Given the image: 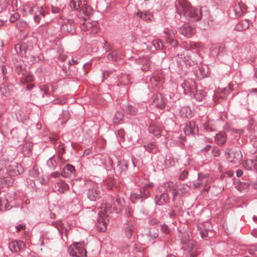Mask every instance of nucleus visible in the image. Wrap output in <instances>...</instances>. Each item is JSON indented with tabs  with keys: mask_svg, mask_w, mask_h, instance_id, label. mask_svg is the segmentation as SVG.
I'll return each instance as SVG.
<instances>
[{
	"mask_svg": "<svg viewBox=\"0 0 257 257\" xmlns=\"http://www.w3.org/2000/svg\"><path fill=\"white\" fill-rule=\"evenodd\" d=\"M108 59L109 60L111 61H117V52L116 51H114L112 52L111 53H110L108 55Z\"/></svg>",
	"mask_w": 257,
	"mask_h": 257,
	"instance_id": "c03bdc74",
	"label": "nucleus"
},
{
	"mask_svg": "<svg viewBox=\"0 0 257 257\" xmlns=\"http://www.w3.org/2000/svg\"><path fill=\"white\" fill-rule=\"evenodd\" d=\"M166 34L165 39H173V38L175 36L177 33V31L174 30L173 29H167L165 32Z\"/></svg>",
	"mask_w": 257,
	"mask_h": 257,
	"instance_id": "72a5a7b5",
	"label": "nucleus"
},
{
	"mask_svg": "<svg viewBox=\"0 0 257 257\" xmlns=\"http://www.w3.org/2000/svg\"><path fill=\"white\" fill-rule=\"evenodd\" d=\"M243 166L247 170L253 168V161L252 160H248L243 162Z\"/></svg>",
	"mask_w": 257,
	"mask_h": 257,
	"instance_id": "ea45409f",
	"label": "nucleus"
},
{
	"mask_svg": "<svg viewBox=\"0 0 257 257\" xmlns=\"http://www.w3.org/2000/svg\"><path fill=\"white\" fill-rule=\"evenodd\" d=\"M139 63L142 65V70L148 71L150 69V60L146 57H143L140 60Z\"/></svg>",
	"mask_w": 257,
	"mask_h": 257,
	"instance_id": "5701e85b",
	"label": "nucleus"
},
{
	"mask_svg": "<svg viewBox=\"0 0 257 257\" xmlns=\"http://www.w3.org/2000/svg\"><path fill=\"white\" fill-rule=\"evenodd\" d=\"M199 74H200L201 78L206 77L208 75V70L207 66L203 65L199 67Z\"/></svg>",
	"mask_w": 257,
	"mask_h": 257,
	"instance_id": "473e14b6",
	"label": "nucleus"
},
{
	"mask_svg": "<svg viewBox=\"0 0 257 257\" xmlns=\"http://www.w3.org/2000/svg\"><path fill=\"white\" fill-rule=\"evenodd\" d=\"M8 202V200L6 197L0 196V210H9L11 208Z\"/></svg>",
	"mask_w": 257,
	"mask_h": 257,
	"instance_id": "bb28decb",
	"label": "nucleus"
},
{
	"mask_svg": "<svg viewBox=\"0 0 257 257\" xmlns=\"http://www.w3.org/2000/svg\"><path fill=\"white\" fill-rule=\"evenodd\" d=\"M204 130L206 132L214 131V125L212 121L208 120L203 124Z\"/></svg>",
	"mask_w": 257,
	"mask_h": 257,
	"instance_id": "c9c22d12",
	"label": "nucleus"
},
{
	"mask_svg": "<svg viewBox=\"0 0 257 257\" xmlns=\"http://www.w3.org/2000/svg\"><path fill=\"white\" fill-rule=\"evenodd\" d=\"M150 81L153 85L160 87L164 82V79L161 75H156L150 78Z\"/></svg>",
	"mask_w": 257,
	"mask_h": 257,
	"instance_id": "6ab92c4d",
	"label": "nucleus"
},
{
	"mask_svg": "<svg viewBox=\"0 0 257 257\" xmlns=\"http://www.w3.org/2000/svg\"><path fill=\"white\" fill-rule=\"evenodd\" d=\"M133 214L132 210L131 209H128V210L126 211L125 214L127 216H131Z\"/></svg>",
	"mask_w": 257,
	"mask_h": 257,
	"instance_id": "338daca9",
	"label": "nucleus"
},
{
	"mask_svg": "<svg viewBox=\"0 0 257 257\" xmlns=\"http://www.w3.org/2000/svg\"><path fill=\"white\" fill-rule=\"evenodd\" d=\"M156 230L154 228H151L149 232L147 234L149 236H151L153 238H156L158 236V233L156 231Z\"/></svg>",
	"mask_w": 257,
	"mask_h": 257,
	"instance_id": "a18cd8bd",
	"label": "nucleus"
},
{
	"mask_svg": "<svg viewBox=\"0 0 257 257\" xmlns=\"http://www.w3.org/2000/svg\"><path fill=\"white\" fill-rule=\"evenodd\" d=\"M248 97L249 98H253L254 97L257 98V88L252 89L248 94Z\"/></svg>",
	"mask_w": 257,
	"mask_h": 257,
	"instance_id": "09e8293b",
	"label": "nucleus"
},
{
	"mask_svg": "<svg viewBox=\"0 0 257 257\" xmlns=\"http://www.w3.org/2000/svg\"><path fill=\"white\" fill-rule=\"evenodd\" d=\"M8 172L10 175H18L20 173L19 170L16 171L13 169L11 170L10 169H5L3 168V164L0 163V178L4 177V175Z\"/></svg>",
	"mask_w": 257,
	"mask_h": 257,
	"instance_id": "dca6fc26",
	"label": "nucleus"
},
{
	"mask_svg": "<svg viewBox=\"0 0 257 257\" xmlns=\"http://www.w3.org/2000/svg\"><path fill=\"white\" fill-rule=\"evenodd\" d=\"M181 86L184 93L186 94L194 93L196 89L195 82L191 79L185 80Z\"/></svg>",
	"mask_w": 257,
	"mask_h": 257,
	"instance_id": "423d86ee",
	"label": "nucleus"
},
{
	"mask_svg": "<svg viewBox=\"0 0 257 257\" xmlns=\"http://www.w3.org/2000/svg\"><path fill=\"white\" fill-rule=\"evenodd\" d=\"M55 191H57L58 193H63L64 192V187L63 183L57 182V185L55 187Z\"/></svg>",
	"mask_w": 257,
	"mask_h": 257,
	"instance_id": "a19ab883",
	"label": "nucleus"
},
{
	"mask_svg": "<svg viewBox=\"0 0 257 257\" xmlns=\"http://www.w3.org/2000/svg\"><path fill=\"white\" fill-rule=\"evenodd\" d=\"M47 165L50 169H52L54 168L56 165V162L54 160V159L52 158L49 159V160L47 161Z\"/></svg>",
	"mask_w": 257,
	"mask_h": 257,
	"instance_id": "de8ad7c7",
	"label": "nucleus"
},
{
	"mask_svg": "<svg viewBox=\"0 0 257 257\" xmlns=\"http://www.w3.org/2000/svg\"><path fill=\"white\" fill-rule=\"evenodd\" d=\"M189 190V187L187 185H183L179 189V193L183 194L186 193Z\"/></svg>",
	"mask_w": 257,
	"mask_h": 257,
	"instance_id": "8fccbe9b",
	"label": "nucleus"
},
{
	"mask_svg": "<svg viewBox=\"0 0 257 257\" xmlns=\"http://www.w3.org/2000/svg\"><path fill=\"white\" fill-rule=\"evenodd\" d=\"M242 155L240 151H232L228 154V161L234 164H238L242 160Z\"/></svg>",
	"mask_w": 257,
	"mask_h": 257,
	"instance_id": "0eeeda50",
	"label": "nucleus"
},
{
	"mask_svg": "<svg viewBox=\"0 0 257 257\" xmlns=\"http://www.w3.org/2000/svg\"><path fill=\"white\" fill-rule=\"evenodd\" d=\"M124 112L130 115H135L137 113V109L132 105H127L123 107Z\"/></svg>",
	"mask_w": 257,
	"mask_h": 257,
	"instance_id": "cd10ccee",
	"label": "nucleus"
},
{
	"mask_svg": "<svg viewBox=\"0 0 257 257\" xmlns=\"http://www.w3.org/2000/svg\"><path fill=\"white\" fill-rule=\"evenodd\" d=\"M175 187V184L172 182H166L158 188L160 192L166 193V192L173 189Z\"/></svg>",
	"mask_w": 257,
	"mask_h": 257,
	"instance_id": "a211bd4d",
	"label": "nucleus"
},
{
	"mask_svg": "<svg viewBox=\"0 0 257 257\" xmlns=\"http://www.w3.org/2000/svg\"><path fill=\"white\" fill-rule=\"evenodd\" d=\"M212 153L214 156H218L219 155V150L217 148L213 149Z\"/></svg>",
	"mask_w": 257,
	"mask_h": 257,
	"instance_id": "13d9d810",
	"label": "nucleus"
},
{
	"mask_svg": "<svg viewBox=\"0 0 257 257\" xmlns=\"http://www.w3.org/2000/svg\"><path fill=\"white\" fill-rule=\"evenodd\" d=\"M148 129L150 133L154 134V136H158L161 135V127L157 124H151Z\"/></svg>",
	"mask_w": 257,
	"mask_h": 257,
	"instance_id": "aec40b11",
	"label": "nucleus"
},
{
	"mask_svg": "<svg viewBox=\"0 0 257 257\" xmlns=\"http://www.w3.org/2000/svg\"><path fill=\"white\" fill-rule=\"evenodd\" d=\"M55 225L56 227L57 228L58 231L60 232V234L62 236V234L63 232V224L61 221L59 222H57L55 223Z\"/></svg>",
	"mask_w": 257,
	"mask_h": 257,
	"instance_id": "79ce46f5",
	"label": "nucleus"
},
{
	"mask_svg": "<svg viewBox=\"0 0 257 257\" xmlns=\"http://www.w3.org/2000/svg\"><path fill=\"white\" fill-rule=\"evenodd\" d=\"M193 94L195 98L199 101H201L205 96V93L202 90L197 91L195 94Z\"/></svg>",
	"mask_w": 257,
	"mask_h": 257,
	"instance_id": "e433bc0d",
	"label": "nucleus"
},
{
	"mask_svg": "<svg viewBox=\"0 0 257 257\" xmlns=\"http://www.w3.org/2000/svg\"><path fill=\"white\" fill-rule=\"evenodd\" d=\"M155 145L153 144H150L148 145V146L146 148V150L148 152H151L152 150L154 148Z\"/></svg>",
	"mask_w": 257,
	"mask_h": 257,
	"instance_id": "052dcab7",
	"label": "nucleus"
},
{
	"mask_svg": "<svg viewBox=\"0 0 257 257\" xmlns=\"http://www.w3.org/2000/svg\"><path fill=\"white\" fill-rule=\"evenodd\" d=\"M250 140H253L257 138V133H255V132L253 133V134H252L249 136Z\"/></svg>",
	"mask_w": 257,
	"mask_h": 257,
	"instance_id": "e2e57ef3",
	"label": "nucleus"
},
{
	"mask_svg": "<svg viewBox=\"0 0 257 257\" xmlns=\"http://www.w3.org/2000/svg\"><path fill=\"white\" fill-rule=\"evenodd\" d=\"M187 175H188V172H187L186 171H184L180 174L179 179L180 180H184L187 177Z\"/></svg>",
	"mask_w": 257,
	"mask_h": 257,
	"instance_id": "4d7b16f0",
	"label": "nucleus"
},
{
	"mask_svg": "<svg viewBox=\"0 0 257 257\" xmlns=\"http://www.w3.org/2000/svg\"><path fill=\"white\" fill-rule=\"evenodd\" d=\"M40 90L43 92L42 94V97H44L45 94H53L54 92V87L51 85H44L43 88H40Z\"/></svg>",
	"mask_w": 257,
	"mask_h": 257,
	"instance_id": "b1692460",
	"label": "nucleus"
},
{
	"mask_svg": "<svg viewBox=\"0 0 257 257\" xmlns=\"http://www.w3.org/2000/svg\"><path fill=\"white\" fill-rule=\"evenodd\" d=\"M78 63V62L76 60H74L73 59H71V61H69V65H75L77 64Z\"/></svg>",
	"mask_w": 257,
	"mask_h": 257,
	"instance_id": "0e129e2a",
	"label": "nucleus"
},
{
	"mask_svg": "<svg viewBox=\"0 0 257 257\" xmlns=\"http://www.w3.org/2000/svg\"><path fill=\"white\" fill-rule=\"evenodd\" d=\"M84 2L83 4L81 3V6L80 8V13L84 15L85 16L89 17L92 14V9L85 3Z\"/></svg>",
	"mask_w": 257,
	"mask_h": 257,
	"instance_id": "2eb2a0df",
	"label": "nucleus"
},
{
	"mask_svg": "<svg viewBox=\"0 0 257 257\" xmlns=\"http://www.w3.org/2000/svg\"><path fill=\"white\" fill-rule=\"evenodd\" d=\"M88 198L92 201H96L99 197V194L98 190L93 188L88 190L87 193Z\"/></svg>",
	"mask_w": 257,
	"mask_h": 257,
	"instance_id": "4be33fe9",
	"label": "nucleus"
},
{
	"mask_svg": "<svg viewBox=\"0 0 257 257\" xmlns=\"http://www.w3.org/2000/svg\"><path fill=\"white\" fill-rule=\"evenodd\" d=\"M19 16L17 14L14 15L12 16L10 19V21L11 22H14L16 20L18 19Z\"/></svg>",
	"mask_w": 257,
	"mask_h": 257,
	"instance_id": "bf43d9fd",
	"label": "nucleus"
},
{
	"mask_svg": "<svg viewBox=\"0 0 257 257\" xmlns=\"http://www.w3.org/2000/svg\"><path fill=\"white\" fill-rule=\"evenodd\" d=\"M242 171L240 170L236 171V175L237 177H240L242 175Z\"/></svg>",
	"mask_w": 257,
	"mask_h": 257,
	"instance_id": "774afa93",
	"label": "nucleus"
},
{
	"mask_svg": "<svg viewBox=\"0 0 257 257\" xmlns=\"http://www.w3.org/2000/svg\"><path fill=\"white\" fill-rule=\"evenodd\" d=\"M142 194H137V193H132L131 195V201H132V202H134L135 203V201L137 200V199H141V198L142 199Z\"/></svg>",
	"mask_w": 257,
	"mask_h": 257,
	"instance_id": "37998d69",
	"label": "nucleus"
},
{
	"mask_svg": "<svg viewBox=\"0 0 257 257\" xmlns=\"http://www.w3.org/2000/svg\"><path fill=\"white\" fill-rule=\"evenodd\" d=\"M231 91V88L230 86H228L226 88H225L223 90L221 91L220 92V91H216L214 93V101L217 103V101L220 98H224L225 97V94L226 93H229Z\"/></svg>",
	"mask_w": 257,
	"mask_h": 257,
	"instance_id": "4468645a",
	"label": "nucleus"
},
{
	"mask_svg": "<svg viewBox=\"0 0 257 257\" xmlns=\"http://www.w3.org/2000/svg\"><path fill=\"white\" fill-rule=\"evenodd\" d=\"M191 110L188 107H183L180 110V114L182 116L189 117L191 115Z\"/></svg>",
	"mask_w": 257,
	"mask_h": 257,
	"instance_id": "2f4dec72",
	"label": "nucleus"
},
{
	"mask_svg": "<svg viewBox=\"0 0 257 257\" xmlns=\"http://www.w3.org/2000/svg\"><path fill=\"white\" fill-rule=\"evenodd\" d=\"M162 230L165 232H168V228L166 225L161 226Z\"/></svg>",
	"mask_w": 257,
	"mask_h": 257,
	"instance_id": "69168bd1",
	"label": "nucleus"
},
{
	"mask_svg": "<svg viewBox=\"0 0 257 257\" xmlns=\"http://www.w3.org/2000/svg\"><path fill=\"white\" fill-rule=\"evenodd\" d=\"M208 230L204 229V230H200V233L201 237L203 238L206 236H207L208 233Z\"/></svg>",
	"mask_w": 257,
	"mask_h": 257,
	"instance_id": "6e6d98bb",
	"label": "nucleus"
},
{
	"mask_svg": "<svg viewBox=\"0 0 257 257\" xmlns=\"http://www.w3.org/2000/svg\"><path fill=\"white\" fill-rule=\"evenodd\" d=\"M180 32L184 36L190 37L194 34L195 30L190 26L184 25L180 28Z\"/></svg>",
	"mask_w": 257,
	"mask_h": 257,
	"instance_id": "ddd939ff",
	"label": "nucleus"
},
{
	"mask_svg": "<svg viewBox=\"0 0 257 257\" xmlns=\"http://www.w3.org/2000/svg\"><path fill=\"white\" fill-rule=\"evenodd\" d=\"M68 252L69 254L73 257H81L86 255V251L82 243L76 242L71 245Z\"/></svg>",
	"mask_w": 257,
	"mask_h": 257,
	"instance_id": "7ed1b4c3",
	"label": "nucleus"
},
{
	"mask_svg": "<svg viewBox=\"0 0 257 257\" xmlns=\"http://www.w3.org/2000/svg\"><path fill=\"white\" fill-rule=\"evenodd\" d=\"M67 170V174L69 176H71L72 175H74L75 173V169L74 166L71 165H67L65 167V170ZM67 173L65 172V175H66ZM67 177L66 175H65V177Z\"/></svg>",
	"mask_w": 257,
	"mask_h": 257,
	"instance_id": "58836bf2",
	"label": "nucleus"
},
{
	"mask_svg": "<svg viewBox=\"0 0 257 257\" xmlns=\"http://www.w3.org/2000/svg\"><path fill=\"white\" fill-rule=\"evenodd\" d=\"M123 114L122 112L117 111L115 113L113 118V122L118 123L122 120Z\"/></svg>",
	"mask_w": 257,
	"mask_h": 257,
	"instance_id": "f704fd0d",
	"label": "nucleus"
},
{
	"mask_svg": "<svg viewBox=\"0 0 257 257\" xmlns=\"http://www.w3.org/2000/svg\"><path fill=\"white\" fill-rule=\"evenodd\" d=\"M249 26V22L244 20L239 22L235 26V28L238 31H242L247 29Z\"/></svg>",
	"mask_w": 257,
	"mask_h": 257,
	"instance_id": "412c9836",
	"label": "nucleus"
},
{
	"mask_svg": "<svg viewBox=\"0 0 257 257\" xmlns=\"http://www.w3.org/2000/svg\"><path fill=\"white\" fill-rule=\"evenodd\" d=\"M152 105L156 106L157 108H163L165 106L166 102L161 94H156L153 96Z\"/></svg>",
	"mask_w": 257,
	"mask_h": 257,
	"instance_id": "9d476101",
	"label": "nucleus"
},
{
	"mask_svg": "<svg viewBox=\"0 0 257 257\" xmlns=\"http://www.w3.org/2000/svg\"><path fill=\"white\" fill-rule=\"evenodd\" d=\"M168 196V195L167 193L163 192H162V193L159 196L157 195L155 198L156 203L158 205H162L164 204L166 202Z\"/></svg>",
	"mask_w": 257,
	"mask_h": 257,
	"instance_id": "393cba45",
	"label": "nucleus"
},
{
	"mask_svg": "<svg viewBox=\"0 0 257 257\" xmlns=\"http://www.w3.org/2000/svg\"><path fill=\"white\" fill-rule=\"evenodd\" d=\"M81 4L79 0H71L70 3V7L74 10H78L80 9Z\"/></svg>",
	"mask_w": 257,
	"mask_h": 257,
	"instance_id": "4c0bfd02",
	"label": "nucleus"
},
{
	"mask_svg": "<svg viewBox=\"0 0 257 257\" xmlns=\"http://www.w3.org/2000/svg\"><path fill=\"white\" fill-rule=\"evenodd\" d=\"M184 132L186 135L190 134H195L198 132V128L196 126L194 121H190L189 123H187L184 128Z\"/></svg>",
	"mask_w": 257,
	"mask_h": 257,
	"instance_id": "f8f14e48",
	"label": "nucleus"
},
{
	"mask_svg": "<svg viewBox=\"0 0 257 257\" xmlns=\"http://www.w3.org/2000/svg\"><path fill=\"white\" fill-rule=\"evenodd\" d=\"M65 26L66 27L67 32L73 34L75 31V24L73 20L68 19L67 22H65Z\"/></svg>",
	"mask_w": 257,
	"mask_h": 257,
	"instance_id": "c85d7f7f",
	"label": "nucleus"
},
{
	"mask_svg": "<svg viewBox=\"0 0 257 257\" xmlns=\"http://www.w3.org/2000/svg\"><path fill=\"white\" fill-rule=\"evenodd\" d=\"M246 11V6L241 3L236 4L234 7V11L237 17L241 16Z\"/></svg>",
	"mask_w": 257,
	"mask_h": 257,
	"instance_id": "f3484780",
	"label": "nucleus"
},
{
	"mask_svg": "<svg viewBox=\"0 0 257 257\" xmlns=\"http://www.w3.org/2000/svg\"><path fill=\"white\" fill-rule=\"evenodd\" d=\"M226 137L224 133L221 132L217 134L215 137V141L219 145H222L226 142Z\"/></svg>",
	"mask_w": 257,
	"mask_h": 257,
	"instance_id": "a878e982",
	"label": "nucleus"
},
{
	"mask_svg": "<svg viewBox=\"0 0 257 257\" xmlns=\"http://www.w3.org/2000/svg\"><path fill=\"white\" fill-rule=\"evenodd\" d=\"M25 246L23 241L15 240L9 243V248L12 252H17L21 250Z\"/></svg>",
	"mask_w": 257,
	"mask_h": 257,
	"instance_id": "9b49d317",
	"label": "nucleus"
},
{
	"mask_svg": "<svg viewBox=\"0 0 257 257\" xmlns=\"http://www.w3.org/2000/svg\"><path fill=\"white\" fill-rule=\"evenodd\" d=\"M176 7L178 13H182L187 19L198 21L201 19L202 12L200 8H192L186 0H177Z\"/></svg>",
	"mask_w": 257,
	"mask_h": 257,
	"instance_id": "f03ea898",
	"label": "nucleus"
},
{
	"mask_svg": "<svg viewBox=\"0 0 257 257\" xmlns=\"http://www.w3.org/2000/svg\"><path fill=\"white\" fill-rule=\"evenodd\" d=\"M135 227L132 221H128L125 228V234L126 237L130 239L132 241L135 239Z\"/></svg>",
	"mask_w": 257,
	"mask_h": 257,
	"instance_id": "1a4fd4ad",
	"label": "nucleus"
},
{
	"mask_svg": "<svg viewBox=\"0 0 257 257\" xmlns=\"http://www.w3.org/2000/svg\"><path fill=\"white\" fill-rule=\"evenodd\" d=\"M138 15L140 16V18L143 19L145 21L151 20V16L149 14L147 13L142 14L141 13L140 14L138 13Z\"/></svg>",
	"mask_w": 257,
	"mask_h": 257,
	"instance_id": "49530a36",
	"label": "nucleus"
},
{
	"mask_svg": "<svg viewBox=\"0 0 257 257\" xmlns=\"http://www.w3.org/2000/svg\"><path fill=\"white\" fill-rule=\"evenodd\" d=\"M186 51L187 52H188V51L189 50H194V49H198L201 47V45L199 43H196V42H190L189 44H186V45L185 46Z\"/></svg>",
	"mask_w": 257,
	"mask_h": 257,
	"instance_id": "c756f323",
	"label": "nucleus"
},
{
	"mask_svg": "<svg viewBox=\"0 0 257 257\" xmlns=\"http://www.w3.org/2000/svg\"><path fill=\"white\" fill-rule=\"evenodd\" d=\"M166 41L167 43L170 44L173 47H175L178 44V42L173 39H166Z\"/></svg>",
	"mask_w": 257,
	"mask_h": 257,
	"instance_id": "3c124183",
	"label": "nucleus"
},
{
	"mask_svg": "<svg viewBox=\"0 0 257 257\" xmlns=\"http://www.w3.org/2000/svg\"><path fill=\"white\" fill-rule=\"evenodd\" d=\"M248 251L250 254L255 255L256 254V252H257V246L250 248L248 250Z\"/></svg>",
	"mask_w": 257,
	"mask_h": 257,
	"instance_id": "5fc2aeb1",
	"label": "nucleus"
},
{
	"mask_svg": "<svg viewBox=\"0 0 257 257\" xmlns=\"http://www.w3.org/2000/svg\"><path fill=\"white\" fill-rule=\"evenodd\" d=\"M123 204V200L118 196L114 198L110 203L102 204L99 207V217L98 218V228L101 231L106 230V225L108 222V214L112 212L117 213L121 210Z\"/></svg>",
	"mask_w": 257,
	"mask_h": 257,
	"instance_id": "f257e3e1",
	"label": "nucleus"
},
{
	"mask_svg": "<svg viewBox=\"0 0 257 257\" xmlns=\"http://www.w3.org/2000/svg\"><path fill=\"white\" fill-rule=\"evenodd\" d=\"M16 70L19 75L22 74L23 76L21 78L22 83H26L34 80V76L31 73H27L26 69L22 66H16Z\"/></svg>",
	"mask_w": 257,
	"mask_h": 257,
	"instance_id": "39448f33",
	"label": "nucleus"
},
{
	"mask_svg": "<svg viewBox=\"0 0 257 257\" xmlns=\"http://www.w3.org/2000/svg\"><path fill=\"white\" fill-rule=\"evenodd\" d=\"M154 46L158 49H160L162 46V43L160 40H155L154 42Z\"/></svg>",
	"mask_w": 257,
	"mask_h": 257,
	"instance_id": "603ef678",
	"label": "nucleus"
},
{
	"mask_svg": "<svg viewBox=\"0 0 257 257\" xmlns=\"http://www.w3.org/2000/svg\"><path fill=\"white\" fill-rule=\"evenodd\" d=\"M51 176L54 177H59L60 176L63 177V175L62 174H60L59 173L57 172L52 173L51 174Z\"/></svg>",
	"mask_w": 257,
	"mask_h": 257,
	"instance_id": "680f3d73",
	"label": "nucleus"
},
{
	"mask_svg": "<svg viewBox=\"0 0 257 257\" xmlns=\"http://www.w3.org/2000/svg\"><path fill=\"white\" fill-rule=\"evenodd\" d=\"M16 229L17 232L20 231L21 229H24L26 228V225L24 223H20L16 226Z\"/></svg>",
	"mask_w": 257,
	"mask_h": 257,
	"instance_id": "864d4df0",
	"label": "nucleus"
},
{
	"mask_svg": "<svg viewBox=\"0 0 257 257\" xmlns=\"http://www.w3.org/2000/svg\"><path fill=\"white\" fill-rule=\"evenodd\" d=\"M153 186V185L152 183L149 184L146 186H145L141 190V194H142V198H146L148 197L150 191L148 190V188H152Z\"/></svg>",
	"mask_w": 257,
	"mask_h": 257,
	"instance_id": "7c9ffc66",
	"label": "nucleus"
},
{
	"mask_svg": "<svg viewBox=\"0 0 257 257\" xmlns=\"http://www.w3.org/2000/svg\"><path fill=\"white\" fill-rule=\"evenodd\" d=\"M30 12L34 14V19L36 23H39L41 19V16H44V11L42 7L40 8L39 6H35L30 8Z\"/></svg>",
	"mask_w": 257,
	"mask_h": 257,
	"instance_id": "6e6552de",
	"label": "nucleus"
},
{
	"mask_svg": "<svg viewBox=\"0 0 257 257\" xmlns=\"http://www.w3.org/2000/svg\"><path fill=\"white\" fill-rule=\"evenodd\" d=\"M81 18H83L84 20H85V22L80 24V28L82 30L84 31L90 30V33L93 34L96 33L98 32L97 22L93 21L90 23L86 21V18H83L82 16H81Z\"/></svg>",
	"mask_w": 257,
	"mask_h": 257,
	"instance_id": "20e7f679",
	"label": "nucleus"
}]
</instances>
